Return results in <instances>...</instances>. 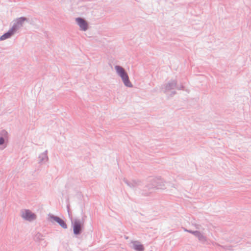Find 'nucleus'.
<instances>
[{
    "label": "nucleus",
    "instance_id": "obj_17",
    "mask_svg": "<svg viewBox=\"0 0 251 251\" xmlns=\"http://www.w3.org/2000/svg\"><path fill=\"white\" fill-rule=\"evenodd\" d=\"M196 228H197V229H200V228H199V227L198 226H196Z\"/></svg>",
    "mask_w": 251,
    "mask_h": 251
},
{
    "label": "nucleus",
    "instance_id": "obj_7",
    "mask_svg": "<svg viewBox=\"0 0 251 251\" xmlns=\"http://www.w3.org/2000/svg\"><path fill=\"white\" fill-rule=\"evenodd\" d=\"M8 138L7 131L4 129L0 130V150H2L6 147Z\"/></svg>",
    "mask_w": 251,
    "mask_h": 251
},
{
    "label": "nucleus",
    "instance_id": "obj_8",
    "mask_svg": "<svg viewBox=\"0 0 251 251\" xmlns=\"http://www.w3.org/2000/svg\"><path fill=\"white\" fill-rule=\"evenodd\" d=\"M48 217V220L50 222L53 223L54 222H55L57 223L59 225V226H61L63 228H67V225L65 222V221H63L61 218H60L59 217L55 216L51 214H49Z\"/></svg>",
    "mask_w": 251,
    "mask_h": 251
},
{
    "label": "nucleus",
    "instance_id": "obj_12",
    "mask_svg": "<svg viewBox=\"0 0 251 251\" xmlns=\"http://www.w3.org/2000/svg\"><path fill=\"white\" fill-rule=\"evenodd\" d=\"M39 163L40 164H45L49 160L48 156V151H45L44 152L41 153L38 156Z\"/></svg>",
    "mask_w": 251,
    "mask_h": 251
},
{
    "label": "nucleus",
    "instance_id": "obj_4",
    "mask_svg": "<svg viewBox=\"0 0 251 251\" xmlns=\"http://www.w3.org/2000/svg\"><path fill=\"white\" fill-rule=\"evenodd\" d=\"M164 186V184L161 179L155 178L152 179L150 183L148 184L146 187L150 191V193H151L152 190H153L155 188L163 189Z\"/></svg>",
    "mask_w": 251,
    "mask_h": 251
},
{
    "label": "nucleus",
    "instance_id": "obj_15",
    "mask_svg": "<svg viewBox=\"0 0 251 251\" xmlns=\"http://www.w3.org/2000/svg\"><path fill=\"white\" fill-rule=\"evenodd\" d=\"M43 235L41 233H37L35 235V238L36 240H40L42 239Z\"/></svg>",
    "mask_w": 251,
    "mask_h": 251
},
{
    "label": "nucleus",
    "instance_id": "obj_11",
    "mask_svg": "<svg viewBox=\"0 0 251 251\" xmlns=\"http://www.w3.org/2000/svg\"><path fill=\"white\" fill-rule=\"evenodd\" d=\"M124 182L130 188H135L139 186L141 184V181L139 180H133L131 181H128L126 178H124Z\"/></svg>",
    "mask_w": 251,
    "mask_h": 251
},
{
    "label": "nucleus",
    "instance_id": "obj_9",
    "mask_svg": "<svg viewBox=\"0 0 251 251\" xmlns=\"http://www.w3.org/2000/svg\"><path fill=\"white\" fill-rule=\"evenodd\" d=\"M75 21L77 24L79 25L80 30L82 31H86L88 29V25L87 22L82 18H76Z\"/></svg>",
    "mask_w": 251,
    "mask_h": 251
},
{
    "label": "nucleus",
    "instance_id": "obj_16",
    "mask_svg": "<svg viewBox=\"0 0 251 251\" xmlns=\"http://www.w3.org/2000/svg\"><path fill=\"white\" fill-rule=\"evenodd\" d=\"M184 230L185 231L189 232V233H190L193 234L194 236L195 235V233H196V231H193V230H192L187 229H185V228H184Z\"/></svg>",
    "mask_w": 251,
    "mask_h": 251
},
{
    "label": "nucleus",
    "instance_id": "obj_5",
    "mask_svg": "<svg viewBox=\"0 0 251 251\" xmlns=\"http://www.w3.org/2000/svg\"><path fill=\"white\" fill-rule=\"evenodd\" d=\"M25 22H28V19L25 17H21L16 18L12 22V25L10 29L14 33H15L23 26Z\"/></svg>",
    "mask_w": 251,
    "mask_h": 251
},
{
    "label": "nucleus",
    "instance_id": "obj_10",
    "mask_svg": "<svg viewBox=\"0 0 251 251\" xmlns=\"http://www.w3.org/2000/svg\"><path fill=\"white\" fill-rule=\"evenodd\" d=\"M130 247L136 251H143L144 250L143 245L138 241H131L130 243Z\"/></svg>",
    "mask_w": 251,
    "mask_h": 251
},
{
    "label": "nucleus",
    "instance_id": "obj_14",
    "mask_svg": "<svg viewBox=\"0 0 251 251\" xmlns=\"http://www.w3.org/2000/svg\"><path fill=\"white\" fill-rule=\"evenodd\" d=\"M15 33L10 28L7 32H6L5 33H4L0 36V41H3L8 38H10Z\"/></svg>",
    "mask_w": 251,
    "mask_h": 251
},
{
    "label": "nucleus",
    "instance_id": "obj_1",
    "mask_svg": "<svg viewBox=\"0 0 251 251\" xmlns=\"http://www.w3.org/2000/svg\"><path fill=\"white\" fill-rule=\"evenodd\" d=\"M175 88H176L177 90H180L183 89V86L181 85L179 86H177V80L176 79H172L169 80L167 83L162 86V89L166 94H168L169 92L172 90L171 94H170L171 96H173L176 94V91H174Z\"/></svg>",
    "mask_w": 251,
    "mask_h": 251
},
{
    "label": "nucleus",
    "instance_id": "obj_3",
    "mask_svg": "<svg viewBox=\"0 0 251 251\" xmlns=\"http://www.w3.org/2000/svg\"><path fill=\"white\" fill-rule=\"evenodd\" d=\"M115 69L117 75L121 77L124 85L128 87H132L133 85L129 81L128 75L125 69L119 65L115 66Z\"/></svg>",
    "mask_w": 251,
    "mask_h": 251
},
{
    "label": "nucleus",
    "instance_id": "obj_2",
    "mask_svg": "<svg viewBox=\"0 0 251 251\" xmlns=\"http://www.w3.org/2000/svg\"><path fill=\"white\" fill-rule=\"evenodd\" d=\"M69 216L71 219V224L73 228V232L75 235H79L81 233L82 228L84 226V220L78 218L73 219L69 212V206H67Z\"/></svg>",
    "mask_w": 251,
    "mask_h": 251
},
{
    "label": "nucleus",
    "instance_id": "obj_6",
    "mask_svg": "<svg viewBox=\"0 0 251 251\" xmlns=\"http://www.w3.org/2000/svg\"><path fill=\"white\" fill-rule=\"evenodd\" d=\"M20 213L22 218L26 221L31 222L36 219V215L29 209H22Z\"/></svg>",
    "mask_w": 251,
    "mask_h": 251
},
{
    "label": "nucleus",
    "instance_id": "obj_13",
    "mask_svg": "<svg viewBox=\"0 0 251 251\" xmlns=\"http://www.w3.org/2000/svg\"><path fill=\"white\" fill-rule=\"evenodd\" d=\"M195 233V236L198 239L199 242H200L201 243H205L207 242V238L204 235L203 233H202L200 232V231L196 230V233Z\"/></svg>",
    "mask_w": 251,
    "mask_h": 251
}]
</instances>
